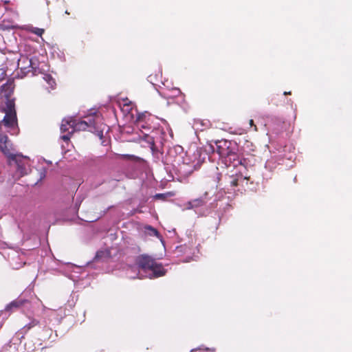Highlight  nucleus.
Masks as SVG:
<instances>
[{
    "label": "nucleus",
    "mask_w": 352,
    "mask_h": 352,
    "mask_svg": "<svg viewBox=\"0 0 352 352\" xmlns=\"http://www.w3.org/2000/svg\"><path fill=\"white\" fill-rule=\"evenodd\" d=\"M139 268L138 278L148 277L150 278L162 276L165 274V270L161 264L156 263L148 256H139L136 260Z\"/></svg>",
    "instance_id": "1"
},
{
    "label": "nucleus",
    "mask_w": 352,
    "mask_h": 352,
    "mask_svg": "<svg viewBox=\"0 0 352 352\" xmlns=\"http://www.w3.org/2000/svg\"><path fill=\"white\" fill-rule=\"evenodd\" d=\"M14 85L13 80H9L1 87V94L6 98L8 101L6 102V115L3 120V124L10 129H15L17 125V120L16 111L14 109V104L9 98L12 94Z\"/></svg>",
    "instance_id": "2"
},
{
    "label": "nucleus",
    "mask_w": 352,
    "mask_h": 352,
    "mask_svg": "<svg viewBox=\"0 0 352 352\" xmlns=\"http://www.w3.org/2000/svg\"><path fill=\"white\" fill-rule=\"evenodd\" d=\"M98 116L95 115L94 116H90L87 118V120H80L76 121L73 119L72 121V130L71 132H69V134L64 135L61 138L64 141H68L70 139L69 134L73 133L74 131H83L87 129L89 127H93L94 129H97L96 126V120Z\"/></svg>",
    "instance_id": "3"
},
{
    "label": "nucleus",
    "mask_w": 352,
    "mask_h": 352,
    "mask_svg": "<svg viewBox=\"0 0 352 352\" xmlns=\"http://www.w3.org/2000/svg\"><path fill=\"white\" fill-rule=\"evenodd\" d=\"M28 160V158L27 157L19 154L16 157H13V159L11 160L10 164L12 165L13 163L16 167L14 175L16 179L28 174L30 166Z\"/></svg>",
    "instance_id": "4"
},
{
    "label": "nucleus",
    "mask_w": 352,
    "mask_h": 352,
    "mask_svg": "<svg viewBox=\"0 0 352 352\" xmlns=\"http://www.w3.org/2000/svg\"><path fill=\"white\" fill-rule=\"evenodd\" d=\"M34 68V63L31 58L25 56H21L18 60V69L20 70V72H17L15 78H23L28 73L32 72Z\"/></svg>",
    "instance_id": "5"
},
{
    "label": "nucleus",
    "mask_w": 352,
    "mask_h": 352,
    "mask_svg": "<svg viewBox=\"0 0 352 352\" xmlns=\"http://www.w3.org/2000/svg\"><path fill=\"white\" fill-rule=\"evenodd\" d=\"M0 150L5 155L8 157L9 159L10 163H11V160L13 159V157H16L18 154H14L11 152L10 148H9V143L1 144Z\"/></svg>",
    "instance_id": "6"
},
{
    "label": "nucleus",
    "mask_w": 352,
    "mask_h": 352,
    "mask_svg": "<svg viewBox=\"0 0 352 352\" xmlns=\"http://www.w3.org/2000/svg\"><path fill=\"white\" fill-rule=\"evenodd\" d=\"M25 300L22 299H17L13 300L10 304H8L6 307V311H12L14 309L19 308L25 303Z\"/></svg>",
    "instance_id": "7"
},
{
    "label": "nucleus",
    "mask_w": 352,
    "mask_h": 352,
    "mask_svg": "<svg viewBox=\"0 0 352 352\" xmlns=\"http://www.w3.org/2000/svg\"><path fill=\"white\" fill-rule=\"evenodd\" d=\"M72 121H73V118L63 120L62 124L60 126V131L63 133L66 132V131H68V133H69V129H72Z\"/></svg>",
    "instance_id": "8"
},
{
    "label": "nucleus",
    "mask_w": 352,
    "mask_h": 352,
    "mask_svg": "<svg viewBox=\"0 0 352 352\" xmlns=\"http://www.w3.org/2000/svg\"><path fill=\"white\" fill-rule=\"evenodd\" d=\"M145 232L147 234L150 236H158V232L151 226L145 227Z\"/></svg>",
    "instance_id": "9"
},
{
    "label": "nucleus",
    "mask_w": 352,
    "mask_h": 352,
    "mask_svg": "<svg viewBox=\"0 0 352 352\" xmlns=\"http://www.w3.org/2000/svg\"><path fill=\"white\" fill-rule=\"evenodd\" d=\"M29 31L34 34H36L37 36H41L44 32V29L35 27H30L29 28Z\"/></svg>",
    "instance_id": "10"
},
{
    "label": "nucleus",
    "mask_w": 352,
    "mask_h": 352,
    "mask_svg": "<svg viewBox=\"0 0 352 352\" xmlns=\"http://www.w3.org/2000/svg\"><path fill=\"white\" fill-rule=\"evenodd\" d=\"M44 79L52 87L55 85V80L50 76L45 75Z\"/></svg>",
    "instance_id": "11"
},
{
    "label": "nucleus",
    "mask_w": 352,
    "mask_h": 352,
    "mask_svg": "<svg viewBox=\"0 0 352 352\" xmlns=\"http://www.w3.org/2000/svg\"><path fill=\"white\" fill-rule=\"evenodd\" d=\"M192 201H193V203L195 205V208L199 207V206L204 205V201L202 198L195 199H193Z\"/></svg>",
    "instance_id": "12"
},
{
    "label": "nucleus",
    "mask_w": 352,
    "mask_h": 352,
    "mask_svg": "<svg viewBox=\"0 0 352 352\" xmlns=\"http://www.w3.org/2000/svg\"><path fill=\"white\" fill-rule=\"evenodd\" d=\"M37 324H38V321L34 319L32 320V322L30 323L27 324L25 327H27L28 329H30L32 327H34L35 325H36Z\"/></svg>",
    "instance_id": "13"
},
{
    "label": "nucleus",
    "mask_w": 352,
    "mask_h": 352,
    "mask_svg": "<svg viewBox=\"0 0 352 352\" xmlns=\"http://www.w3.org/2000/svg\"><path fill=\"white\" fill-rule=\"evenodd\" d=\"M0 143H1V144H6L9 143L8 137L6 135L1 136L0 137Z\"/></svg>",
    "instance_id": "14"
},
{
    "label": "nucleus",
    "mask_w": 352,
    "mask_h": 352,
    "mask_svg": "<svg viewBox=\"0 0 352 352\" xmlns=\"http://www.w3.org/2000/svg\"><path fill=\"white\" fill-rule=\"evenodd\" d=\"M120 156L123 158H126V159L132 160L138 159V157L136 156L133 155L126 154V155H121Z\"/></svg>",
    "instance_id": "15"
},
{
    "label": "nucleus",
    "mask_w": 352,
    "mask_h": 352,
    "mask_svg": "<svg viewBox=\"0 0 352 352\" xmlns=\"http://www.w3.org/2000/svg\"><path fill=\"white\" fill-rule=\"evenodd\" d=\"M195 208V205H194V203H193V201H188L186 204V209H188V210H190V209H193Z\"/></svg>",
    "instance_id": "16"
},
{
    "label": "nucleus",
    "mask_w": 352,
    "mask_h": 352,
    "mask_svg": "<svg viewBox=\"0 0 352 352\" xmlns=\"http://www.w3.org/2000/svg\"><path fill=\"white\" fill-rule=\"evenodd\" d=\"M201 165V162L200 160H197V162L195 161H192V166L195 168V169H197Z\"/></svg>",
    "instance_id": "17"
},
{
    "label": "nucleus",
    "mask_w": 352,
    "mask_h": 352,
    "mask_svg": "<svg viewBox=\"0 0 352 352\" xmlns=\"http://www.w3.org/2000/svg\"><path fill=\"white\" fill-rule=\"evenodd\" d=\"M231 184L234 186H236L237 185V180L235 179H233L231 182H230Z\"/></svg>",
    "instance_id": "18"
},
{
    "label": "nucleus",
    "mask_w": 352,
    "mask_h": 352,
    "mask_svg": "<svg viewBox=\"0 0 352 352\" xmlns=\"http://www.w3.org/2000/svg\"><path fill=\"white\" fill-rule=\"evenodd\" d=\"M219 144H220V145H217V146L219 148H220L222 145V144H223L224 145H226L227 144V142L226 141H220L218 142Z\"/></svg>",
    "instance_id": "19"
},
{
    "label": "nucleus",
    "mask_w": 352,
    "mask_h": 352,
    "mask_svg": "<svg viewBox=\"0 0 352 352\" xmlns=\"http://www.w3.org/2000/svg\"><path fill=\"white\" fill-rule=\"evenodd\" d=\"M164 197V194H157V195H155V197H156V198H162V197Z\"/></svg>",
    "instance_id": "20"
},
{
    "label": "nucleus",
    "mask_w": 352,
    "mask_h": 352,
    "mask_svg": "<svg viewBox=\"0 0 352 352\" xmlns=\"http://www.w3.org/2000/svg\"><path fill=\"white\" fill-rule=\"evenodd\" d=\"M101 253H102L101 252H97L96 257H97V258L100 257V254H101Z\"/></svg>",
    "instance_id": "21"
},
{
    "label": "nucleus",
    "mask_w": 352,
    "mask_h": 352,
    "mask_svg": "<svg viewBox=\"0 0 352 352\" xmlns=\"http://www.w3.org/2000/svg\"><path fill=\"white\" fill-rule=\"evenodd\" d=\"M198 156H199V153L198 152L194 153L195 158H197Z\"/></svg>",
    "instance_id": "22"
},
{
    "label": "nucleus",
    "mask_w": 352,
    "mask_h": 352,
    "mask_svg": "<svg viewBox=\"0 0 352 352\" xmlns=\"http://www.w3.org/2000/svg\"><path fill=\"white\" fill-rule=\"evenodd\" d=\"M250 126H253L254 125V121L252 120H250Z\"/></svg>",
    "instance_id": "23"
},
{
    "label": "nucleus",
    "mask_w": 352,
    "mask_h": 352,
    "mask_svg": "<svg viewBox=\"0 0 352 352\" xmlns=\"http://www.w3.org/2000/svg\"><path fill=\"white\" fill-rule=\"evenodd\" d=\"M284 94H285V95L291 94V92H287V91H285V92L284 93Z\"/></svg>",
    "instance_id": "24"
},
{
    "label": "nucleus",
    "mask_w": 352,
    "mask_h": 352,
    "mask_svg": "<svg viewBox=\"0 0 352 352\" xmlns=\"http://www.w3.org/2000/svg\"><path fill=\"white\" fill-rule=\"evenodd\" d=\"M175 91H176L177 93H179V92H180L179 89H175Z\"/></svg>",
    "instance_id": "25"
}]
</instances>
